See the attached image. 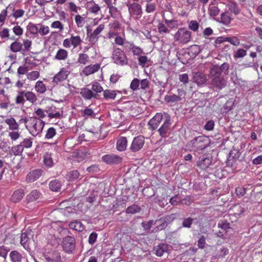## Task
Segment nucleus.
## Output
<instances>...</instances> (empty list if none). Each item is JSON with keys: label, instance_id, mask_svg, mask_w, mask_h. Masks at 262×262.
I'll return each instance as SVG.
<instances>
[{"label": "nucleus", "instance_id": "1", "mask_svg": "<svg viewBox=\"0 0 262 262\" xmlns=\"http://www.w3.org/2000/svg\"><path fill=\"white\" fill-rule=\"evenodd\" d=\"M19 122L20 124L24 123L26 128L34 137L42 132L45 125L44 121L34 117L22 118Z\"/></svg>", "mask_w": 262, "mask_h": 262}, {"label": "nucleus", "instance_id": "2", "mask_svg": "<svg viewBox=\"0 0 262 262\" xmlns=\"http://www.w3.org/2000/svg\"><path fill=\"white\" fill-rule=\"evenodd\" d=\"M221 71L219 66H214L210 71L209 76L211 80L212 85L219 89L225 87L227 83V79L225 78L224 75H221Z\"/></svg>", "mask_w": 262, "mask_h": 262}, {"label": "nucleus", "instance_id": "3", "mask_svg": "<svg viewBox=\"0 0 262 262\" xmlns=\"http://www.w3.org/2000/svg\"><path fill=\"white\" fill-rule=\"evenodd\" d=\"M209 138L206 136H199L187 143V146L194 150H201L205 148L209 144Z\"/></svg>", "mask_w": 262, "mask_h": 262}, {"label": "nucleus", "instance_id": "4", "mask_svg": "<svg viewBox=\"0 0 262 262\" xmlns=\"http://www.w3.org/2000/svg\"><path fill=\"white\" fill-rule=\"evenodd\" d=\"M191 32L185 28H181L173 35L174 41L181 44H186L191 38Z\"/></svg>", "mask_w": 262, "mask_h": 262}, {"label": "nucleus", "instance_id": "5", "mask_svg": "<svg viewBox=\"0 0 262 262\" xmlns=\"http://www.w3.org/2000/svg\"><path fill=\"white\" fill-rule=\"evenodd\" d=\"M61 245L63 250L68 253H74L76 249V241L74 237L67 236L63 238Z\"/></svg>", "mask_w": 262, "mask_h": 262}, {"label": "nucleus", "instance_id": "6", "mask_svg": "<svg viewBox=\"0 0 262 262\" xmlns=\"http://www.w3.org/2000/svg\"><path fill=\"white\" fill-rule=\"evenodd\" d=\"M185 91L182 89H178L175 94L166 95L164 97L165 101L168 103H176L185 98Z\"/></svg>", "mask_w": 262, "mask_h": 262}, {"label": "nucleus", "instance_id": "7", "mask_svg": "<svg viewBox=\"0 0 262 262\" xmlns=\"http://www.w3.org/2000/svg\"><path fill=\"white\" fill-rule=\"evenodd\" d=\"M112 59L117 64L120 66L127 65L128 60L124 52L121 49L117 48L113 52Z\"/></svg>", "mask_w": 262, "mask_h": 262}, {"label": "nucleus", "instance_id": "8", "mask_svg": "<svg viewBox=\"0 0 262 262\" xmlns=\"http://www.w3.org/2000/svg\"><path fill=\"white\" fill-rule=\"evenodd\" d=\"M145 139L143 136H138L135 137L129 147V150L133 152L138 151L143 147Z\"/></svg>", "mask_w": 262, "mask_h": 262}, {"label": "nucleus", "instance_id": "9", "mask_svg": "<svg viewBox=\"0 0 262 262\" xmlns=\"http://www.w3.org/2000/svg\"><path fill=\"white\" fill-rule=\"evenodd\" d=\"M43 257L47 262H61L60 253L57 250L45 253Z\"/></svg>", "mask_w": 262, "mask_h": 262}, {"label": "nucleus", "instance_id": "10", "mask_svg": "<svg viewBox=\"0 0 262 262\" xmlns=\"http://www.w3.org/2000/svg\"><path fill=\"white\" fill-rule=\"evenodd\" d=\"M102 160L107 164H117L122 162V158L118 155L110 154L102 156Z\"/></svg>", "mask_w": 262, "mask_h": 262}, {"label": "nucleus", "instance_id": "11", "mask_svg": "<svg viewBox=\"0 0 262 262\" xmlns=\"http://www.w3.org/2000/svg\"><path fill=\"white\" fill-rule=\"evenodd\" d=\"M69 74L70 71L66 70V68H62L60 69L59 72L54 76L52 82L56 84L61 82L67 78Z\"/></svg>", "mask_w": 262, "mask_h": 262}, {"label": "nucleus", "instance_id": "12", "mask_svg": "<svg viewBox=\"0 0 262 262\" xmlns=\"http://www.w3.org/2000/svg\"><path fill=\"white\" fill-rule=\"evenodd\" d=\"M170 124L171 122L170 119H166L162 125L158 129L159 134L162 138H165L168 136L170 132Z\"/></svg>", "mask_w": 262, "mask_h": 262}, {"label": "nucleus", "instance_id": "13", "mask_svg": "<svg viewBox=\"0 0 262 262\" xmlns=\"http://www.w3.org/2000/svg\"><path fill=\"white\" fill-rule=\"evenodd\" d=\"M32 236L31 231L23 232L21 235L20 244L28 251L31 250L29 243Z\"/></svg>", "mask_w": 262, "mask_h": 262}, {"label": "nucleus", "instance_id": "14", "mask_svg": "<svg viewBox=\"0 0 262 262\" xmlns=\"http://www.w3.org/2000/svg\"><path fill=\"white\" fill-rule=\"evenodd\" d=\"M211 157H205L204 156H203L199 158L198 166L202 169L205 170L209 168V166L211 165Z\"/></svg>", "mask_w": 262, "mask_h": 262}, {"label": "nucleus", "instance_id": "15", "mask_svg": "<svg viewBox=\"0 0 262 262\" xmlns=\"http://www.w3.org/2000/svg\"><path fill=\"white\" fill-rule=\"evenodd\" d=\"M193 81L199 85L204 84L207 81L206 76L201 72L193 73Z\"/></svg>", "mask_w": 262, "mask_h": 262}, {"label": "nucleus", "instance_id": "16", "mask_svg": "<svg viewBox=\"0 0 262 262\" xmlns=\"http://www.w3.org/2000/svg\"><path fill=\"white\" fill-rule=\"evenodd\" d=\"M80 94L85 100H91L92 98L97 99L98 96L97 94L94 93L92 90L86 88L81 89Z\"/></svg>", "mask_w": 262, "mask_h": 262}, {"label": "nucleus", "instance_id": "17", "mask_svg": "<svg viewBox=\"0 0 262 262\" xmlns=\"http://www.w3.org/2000/svg\"><path fill=\"white\" fill-rule=\"evenodd\" d=\"M129 13L135 15H141L142 13V9L141 5L137 3L128 5Z\"/></svg>", "mask_w": 262, "mask_h": 262}, {"label": "nucleus", "instance_id": "18", "mask_svg": "<svg viewBox=\"0 0 262 262\" xmlns=\"http://www.w3.org/2000/svg\"><path fill=\"white\" fill-rule=\"evenodd\" d=\"M163 118L161 113H157L148 122V125L153 130L156 129L159 125Z\"/></svg>", "mask_w": 262, "mask_h": 262}, {"label": "nucleus", "instance_id": "19", "mask_svg": "<svg viewBox=\"0 0 262 262\" xmlns=\"http://www.w3.org/2000/svg\"><path fill=\"white\" fill-rule=\"evenodd\" d=\"M41 171L40 169H35L30 171L26 176V181L28 183L35 181L41 176Z\"/></svg>", "mask_w": 262, "mask_h": 262}, {"label": "nucleus", "instance_id": "20", "mask_svg": "<svg viewBox=\"0 0 262 262\" xmlns=\"http://www.w3.org/2000/svg\"><path fill=\"white\" fill-rule=\"evenodd\" d=\"M155 254L158 256H162L164 253L167 252L168 250V246L165 244H159L158 245L154 247Z\"/></svg>", "mask_w": 262, "mask_h": 262}, {"label": "nucleus", "instance_id": "21", "mask_svg": "<svg viewBox=\"0 0 262 262\" xmlns=\"http://www.w3.org/2000/svg\"><path fill=\"white\" fill-rule=\"evenodd\" d=\"M127 140L126 137H120L117 142L116 147L118 150L120 151H124L127 147Z\"/></svg>", "mask_w": 262, "mask_h": 262}, {"label": "nucleus", "instance_id": "22", "mask_svg": "<svg viewBox=\"0 0 262 262\" xmlns=\"http://www.w3.org/2000/svg\"><path fill=\"white\" fill-rule=\"evenodd\" d=\"M99 68L100 66L98 64L90 65L85 67L82 70V73L83 74L88 76L98 71Z\"/></svg>", "mask_w": 262, "mask_h": 262}, {"label": "nucleus", "instance_id": "23", "mask_svg": "<svg viewBox=\"0 0 262 262\" xmlns=\"http://www.w3.org/2000/svg\"><path fill=\"white\" fill-rule=\"evenodd\" d=\"M24 190L22 189L15 191L11 196V201L14 203L19 202L24 196Z\"/></svg>", "mask_w": 262, "mask_h": 262}, {"label": "nucleus", "instance_id": "24", "mask_svg": "<svg viewBox=\"0 0 262 262\" xmlns=\"http://www.w3.org/2000/svg\"><path fill=\"white\" fill-rule=\"evenodd\" d=\"M41 195V193L37 190H33L29 193L26 197V200L28 202H32L38 200Z\"/></svg>", "mask_w": 262, "mask_h": 262}, {"label": "nucleus", "instance_id": "25", "mask_svg": "<svg viewBox=\"0 0 262 262\" xmlns=\"http://www.w3.org/2000/svg\"><path fill=\"white\" fill-rule=\"evenodd\" d=\"M11 262H21L23 259L22 255L18 251H12L9 254Z\"/></svg>", "mask_w": 262, "mask_h": 262}, {"label": "nucleus", "instance_id": "26", "mask_svg": "<svg viewBox=\"0 0 262 262\" xmlns=\"http://www.w3.org/2000/svg\"><path fill=\"white\" fill-rule=\"evenodd\" d=\"M68 56V52L64 49H60L58 50L55 56V59L58 60H64Z\"/></svg>", "mask_w": 262, "mask_h": 262}, {"label": "nucleus", "instance_id": "27", "mask_svg": "<svg viewBox=\"0 0 262 262\" xmlns=\"http://www.w3.org/2000/svg\"><path fill=\"white\" fill-rule=\"evenodd\" d=\"M141 210V208L140 206L137 204H133L129 206H128L125 210V213L126 214H135L136 213L139 212Z\"/></svg>", "mask_w": 262, "mask_h": 262}, {"label": "nucleus", "instance_id": "28", "mask_svg": "<svg viewBox=\"0 0 262 262\" xmlns=\"http://www.w3.org/2000/svg\"><path fill=\"white\" fill-rule=\"evenodd\" d=\"M60 182L57 180H54L51 181L49 183V188L53 191H58L61 188Z\"/></svg>", "mask_w": 262, "mask_h": 262}, {"label": "nucleus", "instance_id": "29", "mask_svg": "<svg viewBox=\"0 0 262 262\" xmlns=\"http://www.w3.org/2000/svg\"><path fill=\"white\" fill-rule=\"evenodd\" d=\"M44 164L48 167H52L53 165L52 155L51 153L46 152L43 156Z\"/></svg>", "mask_w": 262, "mask_h": 262}, {"label": "nucleus", "instance_id": "30", "mask_svg": "<svg viewBox=\"0 0 262 262\" xmlns=\"http://www.w3.org/2000/svg\"><path fill=\"white\" fill-rule=\"evenodd\" d=\"M69 227L72 229L78 231H82L84 229V226L80 222L75 221L70 223Z\"/></svg>", "mask_w": 262, "mask_h": 262}, {"label": "nucleus", "instance_id": "31", "mask_svg": "<svg viewBox=\"0 0 262 262\" xmlns=\"http://www.w3.org/2000/svg\"><path fill=\"white\" fill-rule=\"evenodd\" d=\"M88 8L90 11L95 14H97L100 10L98 5L95 4L93 1H91L88 3Z\"/></svg>", "mask_w": 262, "mask_h": 262}, {"label": "nucleus", "instance_id": "32", "mask_svg": "<svg viewBox=\"0 0 262 262\" xmlns=\"http://www.w3.org/2000/svg\"><path fill=\"white\" fill-rule=\"evenodd\" d=\"M156 224L157 227L156 228L157 230H162L164 229L168 225V224L166 223L165 221L163 219V217L157 220L155 222V224Z\"/></svg>", "mask_w": 262, "mask_h": 262}, {"label": "nucleus", "instance_id": "33", "mask_svg": "<svg viewBox=\"0 0 262 262\" xmlns=\"http://www.w3.org/2000/svg\"><path fill=\"white\" fill-rule=\"evenodd\" d=\"M103 96L106 99H114L116 96L115 91L105 90L103 91Z\"/></svg>", "mask_w": 262, "mask_h": 262}, {"label": "nucleus", "instance_id": "34", "mask_svg": "<svg viewBox=\"0 0 262 262\" xmlns=\"http://www.w3.org/2000/svg\"><path fill=\"white\" fill-rule=\"evenodd\" d=\"M36 91L40 93L43 94L46 91V86L42 81H38L35 85Z\"/></svg>", "mask_w": 262, "mask_h": 262}, {"label": "nucleus", "instance_id": "35", "mask_svg": "<svg viewBox=\"0 0 262 262\" xmlns=\"http://www.w3.org/2000/svg\"><path fill=\"white\" fill-rule=\"evenodd\" d=\"M23 44L18 41L13 42L10 45V49L13 52H18L22 49Z\"/></svg>", "mask_w": 262, "mask_h": 262}, {"label": "nucleus", "instance_id": "36", "mask_svg": "<svg viewBox=\"0 0 262 262\" xmlns=\"http://www.w3.org/2000/svg\"><path fill=\"white\" fill-rule=\"evenodd\" d=\"M24 95L26 99L31 103H34L36 102L37 98L36 95L33 92L30 91L25 92L24 91Z\"/></svg>", "mask_w": 262, "mask_h": 262}, {"label": "nucleus", "instance_id": "37", "mask_svg": "<svg viewBox=\"0 0 262 262\" xmlns=\"http://www.w3.org/2000/svg\"><path fill=\"white\" fill-rule=\"evenodd\" d=\"M71 39L72 46L74 49L79 46L82 42V40L79 36L71 35Z\"/></svg>", "mask_w": 262, "mask_h": 262}, {"label": "nucleus", "instance_id": "38", "mask_svg": "<svg viewBox=\"0 0 262 262\" xmlns=\"http://www.w3.org/2000/svg\"><path fill=\"white\" fill-rule=\"evenodd\" d=\"M89 57L86 54L80 53L78 58V62L82 64H86L89 62Z\"/></svg>", "mask_w": 262, "mask_h": 262}, {"label": "nucleus", "instance_id": "39", "mask_svg": "<svg viewBox=\"0 0 262 262\" xmlns=\"http://www.w3.org/2000/svg\"><path fill=\"white\" fill-rule=\"evenodd\" d=\"M24 149L22 145L19 144L12 147V152L15 156H19L21 155Z\"/></svg>", "mask_w": 262, "mask_h": 262}, {"label": "nucleus", "instance_id": "40", "mask_svg": "<svg viewBox=\"0 0 262 262\" xmlns=\"http://www.w3.org/2000/svg\"><path fill=\"white\" fill-rule=\"evenodd\" d=\"M186 199H183L181 201V202H180V201H179L178 195H175L174 196L171 198L170 199L169 202H170V204L171 205H172L173 206H177L180 203L189 205V204H187L186 203Z\"/></svg>", "mask_w": 262, "mask_h": 262}, {"label": "nucleus", "instance_id": "41", "mask_svg": "<svg viewBox=\"0 0 262 262\" xmlns=\"http://www.w3.org/2000/svg\"><path fill=\"white\" fill-rule=\"evenodd\" d=\"M193 221V219L189 217L184 218L182 223V226L184 228H190L191 227Z\"/></svg>", "mask_w": 262, "mask_h": 262}, {"label": "nucleus", "instance_id": "42", "mask_svg": "<svg viewBox=\"0 0 262 262\" xmlns=\"http://www.w3.org/2000/svg\"><path fill=\"white\" fill-rule=\"evenodd\" d=\"M6 123L9 125L10 129L15 130L18 128V124L13 118L7 119Z\"/></svg>", "mask_w": 262, "mask_h": 262}, {"label": "nucleus", "instance_id": "43", "mask_svg": "<svg viewBox=\"0 0 262 262\" xmlns=\"http://www.w3.org/2000/svg\"><path fill=\"white\" fill-rule=\"evenodd\" d=\"M221 23L225 25L229 24V13L225 12L221 15Z\"/></svg>", "mask_w": 262, "mask_h": 262}, {"label": "nucleus", "instance_id": "44", "mask_svg": "<svg viewBox=\"0 0 262 262\" xmlns=\"http://www.w3.org/2000/svg\"><path fill=\"white\" fill-rule=\"evenodd\" d=\"M91 89L93 92L96 94L100 93L103 90L100 84L97 82H95L92 84Z\"/></svg>", "mask_w": 262, "mask_h": 262}, {"label": "nucleus", "instance_id": "45", "mask_svg": "<svg viewBox=\"0 0 262 262\" xmlns=\"http://www.w3.org/2000/svg\"><path fill=\"white\" fill-rule=\"evenodd\" d=\"M156 10V3L150 2H147L146 5L145 11L147 13H150L154 12Z\"/></svg>", "mask_w": 262, "mask_h": 262}, {"label": "nucleus", "instance_id": "46", "mask_svg": "<svg viewBox=\"0 0 262 262\" xmlns=\"http://www.w3.org/2000/svg\"><path fill=\"white\" fill-rule=\"evenodd\" d=\"M87 35L89 38V41L90 42L91 46H93L95 45L98 40L99 37L97 35L94 34L93 33H92L89 35V32H88Z\"/></svg>", "mask_w": 262, "mask_h": 262}, {"label": "nucleus", "instance_id": "47", "mask_svg": "<svg viewBox=\"0 0 262 262\" xmlns=\"http://www.w3.org/2000/svg\"><path fill=\"white\" fill-rule=\"evenodd\" d=\"M246 54L247 52L246 50L242 49H238L233 54V57L234 59L243 58L246 55Z\"/></svg>", "mask_w": 262, "mask_h": 262}, {"label": "nucleus", "instance_id": "48", "mask_svg": "<svg viewBox=\"0 0 262 262\" xmlns=\"http://www.w3.org/2000/svg\"><path fill=\"white\" fill-rule=\"evenodd\" d=\"M20 144L22 145L24 149L29 148L32 145V141L30 138H25L20 143Z\"/></svg>", "mask_w": 262, "mask_h": 262}, {"label": "nucleus", "instance_id": "49", "mask_svg": "<svg viewBox=\"0 0 262 262\" xmlns=\"http://www.w3.org/2000/svg\"><path fill=\"white\" fill-rule=\"evenodd\" d=\"M158 29L159 32L161 34L170 33V30H169L163 23H159L158 24Z\"/></svg>", "mask_w": 262, "mask_h": 262}, {"label": "nucleus", "instance_id": "50", "mask_svg": "<svg viewBox=\"0 0 262 262\" xmlns=\"http://www.w3.org/2000/svg\"><path fill=\"white\" fill-rule=\"evenodd\" d=\"M18 95H17L15 99V102L16 104H24L25 100L24 99L25 95L24 91H21L18 92Z\"/></svg>", "mask_w": 262, "mask_h": 262}, {"label": "nucleus", "instance_id": "51", "mask_svg": "<svg viewBox=\"0 0 262 262\" xmlns=\"http://www.w3.org/2000/svg\"><path fill=\"white\" fill-rule=\"evenodd\" d=\"M27 78L30 80H35L39 77V73L37 71H33L28 73L27 75Z\"/></svg>", "mask_w": 262, "mask_h": 262}, {"label": "nucleus", "instance_id": "52", "mask_svg": "<svg viewBox=\"0 0 262 262\" xmlns=\"http://www.w3.org/2000/svg\"><path fill=\"white\" fill-rule=\"evenodd\" d=\"M199 26V24L196 20H191L188 24L189 29L194 32L198 30Z\"/></svg>", "mask_w": 262, "mask_h": 262}, {"label": "nucleus", "instance_id": "53", "mask_svg": "<svg viewBox=\"0 0 262 262\" xmlns=\"http://www.w3.org/2000/svg\"><path fill=\"white\" fill-rule=\"evenodd\" d=\"M27 29L31 33L33 34H37L38 33L39 28L36 25L32 23L29 24L27 26Z\"/></svg>", "mask_w": 262, "mask_h": 262}, {"label": "nucleus", "instance_id": "54", "mask_svg": "<svg viewBox=\"0 0 262 262\" xmlns=\"http://www.w3.org/2000/svg\"><path fill=\"white\" fill-rule=\"evenodd\" d=\"M140 85V80L138 78H134L131 82L130 88L133 91H136L139 89Z\"/></svg>", "mask_w": 262, "mask_h": 262}, {"label": "nucleus", "instance_id": "55", "mask_svg": "<svg viewBox=\"0 0 262 262\" xmlns=\"http://www.w3.org/2000/svg\"><path fill=\"white\" fill-rule=\"evenodd\" d=\"M155 224V221L153 220H149L148 222H144L141 223V226L145 231H148L150 229L152 225Z\"/></svg>", "mask_w": 262, "mask_h": 262}, {"label": "nucleus", "instance_id": "56", "mask_svg": "<svg viewBox=\"0 0 262 262\" xmlns=\"http://www.w3.org/2000/svg\"><path fill=\"white\" fill-rule=\"evenodd\" d=\"M38 26H40V28L38 30V33L41 35L44 36L49 33V28L48 26H45L38 24Z\"/></svg>", "mask_w": 262, "mask_h": 262}, {"label": "nucleus", "instance_id": "57", "mask_svg": "<svg viewBox=\"0 0 262 262\" xmlns=\"http://www.w3.org/2000/svg\"><path fill=\"white\" fill-rule=\"evenodd\" d=\"M56 134L55 129L53 127H50L47 130L45 138L48 139H52Z\"/></svg>", "mask_w": 262, "mask_h": 262}, {"label": "nucleus", "instance_id": "58", "mask_svg": "<svg viewBox=\"0 0 262 262\" xmlns=\"http://www.w3.org/2000/svg\"><path fill=\"white\" fill-rule=\"evenodd\" d=\"M164 22L167 26L171 29L176 28L178 26L177 21L173 19L168 20L164 18Z\"/></svg>", "mask_w": 262, "mask_h": 262}, {"label": "nucleus", "instance_id": "59", "mask_svg": "<svg viewBox=\"0 0 262 262\" xmlns=\"http://www.w3.org/2000/svg\"><path fill=\"white\" fill-rule=\"evenodd\" d=\"M75 22L78 27H82L84 24V19L80 15H76L75 17Z\"/></svg>", "mask_w": 262, "mask_h": 262}, {"label": "nucleus", "instance_id": "60", "mask_svg": "<svg viewBox=\"0 0 262 262\" xmlns=\"http://www.w3.org/2000/svg\"><path fill=\"white\" fill-rule=\"evenodd\" d=\"M24 49L23 51L25 52H28L29 51L30 48L32 45V41L29 39H25L23 40Z\"/></svg>", "mask_w": 262, "mask_h": 262}, {"label": "nucleus", "instance_id": "61", "mask_svg": "<svg viewBox=\"0 0 262 262\" xmlns=\"http://www.w3.org/2000/svg\"><path fill=\"white\" fill-rule=\"evenodd\" d=\"M9 251V249L5 247L1 246L0 247V256L5 259L6 258L7 253Z\"/></svg>", "mask_w": 262, "mask_h": 262}, {"label": "nucleus", "instance_id": "62", "mask_svg": "<svg viewBox=\"0 0 262 262\" xmlns=\"http://www.w3.org/2000/svg\"><path fill=\"white\" fill-rule=\"evenodd\" d=\"M219 68L221 69L220 73L221 75L225 76L228 73L227 71L229 69L228 64L224 63L222 64L221 67H219Z\"/></svg>", "mask_w": 262, "mask_h": 262}, {"label": "nucleus", "instance_id": "63", "mask_svg": "<svg viewBox=\"0 0 262 262\" xmlns=\"http://www.w3.org/2000/svg\"><path fill=\"white\" fill-rule=\"evenodd\" d=\"M206 239L204 236L202 235L198 241V246L199 248L204 249L206 245Z\"/></svg>", "mask_w": 262, "mask_h": 262}, {"label": "nucleus", "instance_id": "64", "mask_svg": "<svg viewBox=\"0 0 262 262\" xmlns=\"http://www.w3.org/2000/svg\"><path fill=\"white\" fill-rule=\"evenodd\" d=\"M141 89L146 90L149 87V82L147 79H142L140 82Z\"/></svg>", "mask_w": 262, "mask_h": 262}]
</instances>
